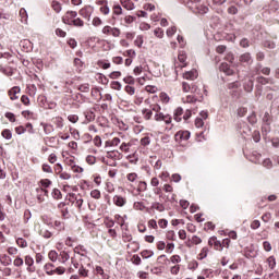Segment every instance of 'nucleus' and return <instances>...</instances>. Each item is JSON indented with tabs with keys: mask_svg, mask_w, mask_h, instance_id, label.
<instances>
[{
	"mask_svg": "<svg viewBox=\"0 0 279 279\" xmlns=\"http://www.w3.org/2000/svg\"><path fill=\"white\" fill-rule=\"evenodd\" d=\"M16 244L19 245V247H27V241L23 238H17Z\"/></svg>",
	"mask_w": 279,
	"mask_h": 279,
	"instance_id": "nucleus-43",
	"label": "nucleus"
},
{
	"mask_svg": "<svg viewBox=\"0 0 279 279\" xmlns=\"http://www.w3.org/2000/svg\"><path fill=\"white\" fill-rule=\"evenodd\" d=\"M178 60H179L180 64L175 65V69H178V68L184 69V66H186V52H184V51L179 52Z\"/></svg>",
	"mask_w": 279,
	"mask_h": 279,
	"instance_id": "nucleus-11",
	"label": "nucleus"
},
{
	"mask_svg": "<svg viewBox=\"0 0 279 279\" xmlns=\"http://www.w3.org/2000/svg\"><path fill=\"white\" fill-rule=\"evenodd\" d=\"M2 138H5V141H12V131L10 129H4L1 132Z\"/></svg>",
	"mask_w": 279,
	"mask_h": 279,
	"instance_id": "nucleus-24",
	"label": "nucleus"
},
{
	"mask_svg": "<svg viewBox=\"0 0 279 279\" xmlns=\"http://www.w3.org/2000/svg\"><path fill=\"white\" fill-rule=\"evenodd\" d=\"M138 178V174L131 172L126 175V180H129V182H136V179Z\"/></svg>",
	"mask_w": 279,
	"mask_h": 279,
	"instance_id": "nucleus-51",
	"label": "nucleus"
},
{
	"mask_svg": "<svg viewBox=\"0 0 279 279\" xmlns=\"http://www.w3.org/2000/svg\"><path fill=\"white\" fill-rule=\"evenodd\" d=\"M240 62H244L246 64H250V62H252V56L246 52V53H243L241 57H240Z\"/></svg>",
	"mask_w": 279,
	"mask_h": 279,
	"instance_id": "nucleus-27",
	"label": "nucleus"
},
{
	"mask_svg": "<svg viewBox=\"0 0 279 279\" xmlns=\"http://www.w3.org/2000/svg\"><path fill=\"white\" fill-rule=\"evenodd\" d=\"M54 226V230H58V232H62V230H64V222L57 220L53 223Z\"/></svg>",
	"mask_w": 279,
	"mask_h": 279,
	"instance_id": "nucleus-32",
	"label": "nucleus"
},
{
	"mask_svg": "<svg viewBox=\"0 0 279 279\" xmlns=\"http://www.w3.org/2000/svg\"><path fill=\"white\" fill-rule=\"evenodd\" d=\"M208 245H210V247H215V250H218L219 252H221L222 250V244L219 240H217V238L213 236L208 240Z\"/></svg>",
	"mask_w": 279,
	"mask_h": 279,
	"instance_id": "nucleus-10",
	"label": "nucleus"
},
{
	"mask_svg": "<svg viewBox=\"0 0 279 279\" xmlns=\"http://www.w3.org/2000/svg\"><path fill=\"white\" fill-rule=\"evenodd\" d=\"M158 226H159V228L165 229V228H167V226H169V221L167 219H159Z\"/></svg>",
	"mask_w": 279,
	"mask_h": 279,
	"instance_id": "nucleus-62",
	"label": "nucleus"
},
{
	"mask_svg": "<svg viewBox=\"0 0 279 279\" xmlns=\"http://www.w3.org/2000/svg\"><path fill=\"white\" fill-rule=\"evenodd\" d=\"M149 143H151V140L149 138V136H145L141 140V145H143V147H147Z\"/></svg>",
	"mask_w": 279,
	"mask_h": 279,
	"instance_id": "nucleus-63",
	"label": "nucleus"
},
{
	"mask_svg": "<svg viewBox=\"0 0 279 279\" xmlns=\"http://www.w3.org/2000/svg\"><path fill=\"white\" fill-rule=\"evenodd\" d=\"M52 197H53V199H61L62 198V192H60V190H58V189H54L52 191Z\"/></svg>",
	"mask_w": 279,
	"mask_h": 279,
	"instance_id": "nucleus-47",
	"label": "nucleus"
},
{
	"mask_svg": "<svg viewBox=\"0 0 279 279\" xmlns=\"http://www.w3.org/2000/svg\"><path fill=\"white\" fill-rule=\"evenodd\" d=\"M183 104H195L197 101V98L193 95H187L185 98L182 99Z\"/></svg>",
	"mask_w": 279,
	"mask_h": 279,
	"instance_id": "nucleus-30",
	"label": "nucleus"
},
{
	"mask_svg": "<svg viewBox=\"0 0 279 279\" xmlns=\"http://www.w3.org/2000/svg\"><path fill=\"white\" fill-rule=\"evenodd\" d=\"M64 274H66V268H64L63 266H54L53 276H64Z\"/></svg>",
	"mask_w": 279,
	"mask_h": 279,
	"instance_id": "nucleus-22",
	"label": "nucleus"
},
{
	"mask_svg": "<svg viewBox=\"0 0 279 279\" xmlns=\"http://www.w3.org/2000/svg\"><path fill=\"white\" fill-rule=\"evenodd\" d=\"M160 110H161L160 105H151L150 109H143L142 114L146 121H149L151 117H154V120L157 122L163 121L166 125H169L167 130H171V128H173V124H171V121H172L171 116L165 114L160 112Z\"/></svg>",
	"mask_w": 279,
	"mask_h": 279,
	"instance_id": "nucleus-1",
	"label": "nucleus"
},
{
	"mask_svg": "<svg viewBox=\"0 0 279 279\" xmlns=\"http://www.w3.org/2000/svg\"><path fill=\"white\" fill-rule=\"evenodd\" d=\"M143 43H144L143 35L137 36L136 39L134 40L135 47H138V48L143 47Z\"/></svg>",
	"mask_w": 279,
	"mask_h": 279,
	"instance_id": "nucleus-45",
	"label": "nucleus"
},
{
	"mask_svg": "<svg viewBox=\"0 0 279 279\" xmlns=\"http://www.w3.org/2000/svg\"><path fill=\"white\" fill-rule=\"evenodd\" d=\"M110 80H119L121 77L120 71H113L109 74Z\"/></svg>",
	"mask_w": 279,
	"mask_h": 279,
	"instance_id": "nucleus-49",
	"label": "nucleus"
},
{
	"mask_svg": "<svg viewBox=\"0 0 279 279\" xmlns=\"http://www.w3.org/2000/svg\"><path fill=\"white\" fill-rule=\"evenodd\" d=\"M141 256L142 258H151V256H154V251H142Z\"/></svg>",
	"mask_w": 279,
	"mask_h": 279,
	"instance_id": "nucleus-35",
	"label": "nucleus"
},
{
	"mask_svg": "<svg viewBox=\"0 0 279 279\" xmlns=\"http://www.w3.org/2000/svg\"><path fill=\"white\" fill-rule=\"evenodd\" d=\"M197 70H191V71H187L185 73H183V78L184 80H197Z\"/></svg>",
	"mask_w": 279,
	"mask_h": 279,
	"instance_id": "nucleus-12",
	"label": "nucleus"
},
{
	"mask_svg": "<svg viewBox=\"0 0 279 279\" xmlns=\"http://www.w3.org/2000/svg\"><path fill=\"white\" fill-rule=\"evenodd\" d=\"M92 24L94 25V27H99L104 25V21H101L98 16H96L93 19Z\"/></svg>",
	"mask_w": 279,
	"mask_h": 279,
	"instance_id": "nucleus-44",
	"label": "nucleus"
},
{
	"mask_svg": "<svg viewBox=\"0 0 279 279\" xmlns=\"http://www.w3.org/2000/svg\"><path fill=\"white\" fill-rule=\"evenodd\" d=\"M78 259L81 260L78 276L81 278H88V276L90 275V270H88L85 265H87V267H90V257L86 256V254L84 253H78Z\"/></svg>",
	"mask_w": 279,
	"mask_h": 279,
	"instance_id": "nucleus-2",
	"label": "nucleus"
},
{
	"mask_svg": "<svg viewBox=\"0 0 279 279\" xmlns=\"http://www.w3.org/2000/svg\"><path fill=\"white\" fill-rule=\"evenodd\" d=\"M244 90H246V93H252V90H254V81L250 80V81L244 85Z\"/></svg>",
	"mask_w": 279,
	"mask_h": 279,
	"instance_id": "nucleus-33",
	"label": "nucleus"
},
{
	"mask_svg": "<svg viewBox=\"0 0 279 279\" xmlns=\"http://www.w3.org/2000/svg\"><path fill=\"white\" fill-rule=\"evenodd\" d=\"M75 19H77V13L75 11H68L63 17H62V22L65 25H73V21H75Z\"/></svg>",
	"mask_w": 279,
	"mask_h": 279,
	"instance_id": "nucleus-5",
	"label": "nucleus"
},
{
	"mask_svg": "<svg viewBox=\"0 0 279 279\" xmlns=\"http://www.w3.org/2000/svg\"><path fill=\"white\" fill-rule=\"evenodd\" d=\"M113 204L116 206H119L120 208H123V206H125V204H128V199L123 196L114 195L113 196Z\"/></svg>",
	"mask_w": 279,
	"mask_h": 279,
	"instance_id": "nucleus-9",
	"label": "nucleus"
},
{
	"mask_svg": "<svg viewBox=\"0 0 279 279\" xmlns=\"http://www.w3.org/2000/svg\"><path fill=\"white\" fill-rule=\"evenodd\" d=\"M39 234L44 236V239H51L53 236V233H51L49 230L46 228H41L39 231Z\"/></svg>",
	"mask_w": 279,
	"mask_h": 279,
	"instance_id": "nucleus-25",
	"label": "nucleus"
},
{
	"mask_svg": "<svg viewBox=\"0 0 279 279\" xmlns=\"http://www.w3.org/2000/svg\"><path fill=\"white\" fill-rule=\"evenodd\" d=\"M113 14L116 16L123 14V9L121 8V5H119V4L113 5Z\"/></svg>",
	"mask_w": 279,
	"mask_h": 279,
	"instance_id": "nucleus-34",
	"label": "nucleus"
},
{
	"mask_svg": "<svg viewBox=\"0 0 279 279\" xmlns=\"http://www.w3.org/2000/svg\"><path fill=\"white\" fill-rule=\"evenodd\" d=\"M68 121L71 123H77V121H80V117H77V114H70L68 116Z\"/></svg>",
	"mask_w": 279,
	"mask_h": 279,
	"instance_id": "nucleus-58",
	"label": "nucleus"
},
{
	"mask_svg": "<svg viewBox=\"0 0 279 279\" xmlns=\"http://www.w3.org/2000/svg\"><path fill=\"white\" fill-rule=\"evenodd\" d=\"M182 114H184V110L182 109V107H179L175 109L174 111V121H177L178 123H180V121H182Z\"/></svg>",
	"mask_w": 279,
	"mask_h": 279,
	"instance_id": "nucleus-20",
	"label": "nucleus"
},
{
	"mask_svg": "<svg viewBox=\"0 0 279 279\" xmlns=\"http://www.w3.org/2000/svg\"><path fill=\"white\" fill-rule=\"evenodd\" d=\"M182 90L183 93H197L198 89H197V85L183 82Z\"/></svg>",
	"mask_w": 279,
	"mask_h": 279,
	"instance_id": "nucleus-7",
	"label": "nucleus"
},
{
	"mask_svg": "<svg viewBox=\"0 0 279 279\" xmlns=\"http://www.w3.org/2000/svg\"><path fill=\"white\" fill-rule=\"evenodd\" d=\"M154 34L157 38H162V36H165V31H162V28H156Z\"/></svg>",
	"mask_w": 279,
	"mask_h": 279,
	"instance_id": "nucleus-59",
	"label": "nucleus"
},
{
	"mask_svg": "<svg viewBox=\"0 0 279 279\" xmlns=\"http://www.w3.org/2000/svg\"><path fill=\"white\" fill-rule=\"evenodd\" d=\"M71 258V255H69L68 252L62 251L59 253V263H61V265H64L69 259Z\"/></svg>",
	"mask_w": 279,
	"mask_h": 279,
	"instance_id": "nucleus-15",
	"label": "nucleus"
},
{
	"mask_svg": "<svg viewBox=\"0 0 279 279\" xmlns=\"http://www.w3.org/2000/svg\"><path fill=\"white\" fill-rule=\"evenodd\" d=\"M24 263H25V265H27V267H32V265H34V258H32V256H29V255H26Z\"/></svg>",
	"mask_w": 279,
	"mask_h": 279,
	"instance_id": "nucleus-53",
	"label": "nucleus"
},
{
	"mask_svg": "<svg viewBox=\"0 0 279 279\" xmlns=\"http://www.w3.org/2000/svg\"><path fill=\"white\" fill-rule=\"evenodd\" d=\"M8 95L11 99V101H16L19 99V95H21V87L14 86L11 89H9Z\"/></svg>",
	"mask_w": 279,
	"mask_h": 279,
	"instance_id": "nucleus-6",
	"label": "nucleus"
},
{
	"mask_svg": "<svg viewBox=\"0 0 279 279\" xmlns=\"http://www.w3.org/2000/svg\"><path fill=\"white\" fill-rule=\"evenodd\" d=\"M20 16L22 19V23H27V11L25 9L20 10Z\"/></svg>",
	"mask_w": 279,
	"mask_h": 279,
	"instance_id": "nucleus-41",
	"label": "nucleus"
},
{
	"mask_svg": "<svg viewBox=\"0 0 279 279\" xmlns=\"http://www.w3.org/2000/svg\"><path fill=\"white\" fill-rule=\"evenodd\" d=\"M108 143H109L110 147H118L121 144V140L119 137H113Z\"/></svg>",
	"mask_w": 279,
	"mask_h": 279,
	"instance_id": "nucleus-39",
	"label": "nucleus"
},
{
	"mask_svg": "<svg viewBox=\"0 0 279 279\" xmlns=\"http://www.w3.org/2000/svg\"><path fill=\"white\" fill-rule=\"evenodd\" d=\"M121 3H122V7L125 9V10H134V2H132V0H120Z\"/></svg>",
	"mask_w": 279,
	"mask_h": 279,
	"instance_id": "nucleus-21",
	"label": "nucleus"
},
{
	"mask_svg": "<svg viewBox=\"0 0 279 279\" xmlns=\"http://www.w3.org/2000/svg\"><path fill=\"white\" fill-rule=\"evenodd\" d=\"M51 8L57 14L62 12V3H60L58 0H52Z\"/></svg>",
	"mask_w": 279,
	"mask_h": 279,
	"instance_id": "nucleus-16",
	"label": "nucleus"
},
{
	"mask_svg": "<svg viewBox=\"0 0 279 279\" xmlns=\"http://www.w3.org/2000/svg\"><path fill=\"white\" fill-rule=\"evenodd\" d=\"M263 167H265L266 169H271V167H274V163L271 162V159H269V158L264 159Z\"/></svg>",
	"mask_w": 279,
	"mask_h": 279,
	"instance_id": "nucleus-54",
	"label": "nucleus"
},
{
	"mask_svg": "<svg viewBox=\"0 0 279 279\" xmlns=\"http://www.w3.org/2000/svg\"><path fill=\"white\" fill-rule=\"evenodd\" d=\"M54 268H56V265H53L51 263H47L44 266V271L46 272L47 276H53Z\"/></svg>",
	"mask_w": 279,
	"mask_h": 279,
	"instance_id": "nucleus-17",
	"label": "nucleus"
},
{
	"mask_svg": "<svg viewBox=\"0 0 279 279\" xmlns=\"http://www.w3.org/2000/svg\"><path fill=\"white\" fill-rule=\"evenodd\" d=\"M101 32L105 36H113V38H119V36H121V29L108 25L104 26Z\"/></svg>",
	"mask_w": 279,
	"mask_h": 279,
	"instance_id": "nucleus-3",
	"label": "nucleus"
},
{
	"mask_svg": "<svg viewBox=\"0 0 279 279\" xmlns=\"http://www.w3.org/2000/svg\"><path fill=\"white\" fill-rule=\"evenodd\" d=\"M133 208L135 210H143L145 208V204H143V202H135Z\"/></svg>",
	"mask_w": 279,
	"mask_h": 279,
	"instance_id": "nucleus-52",
	"label": "nucleus"
},
{
	"mask_svg": "<svg viewBox=\"0 0 279 279\" xmlns=\"http://www.w3.org/2000/svg\"><path fill=\"white\" fill-rule=\"evenodd\" d=\"M78 90L81 93H88L90 90V85L88 83H85L83 85L78 86Z\"/></svg>",
	"mask_w": 279,
	"mask_h": 279,
	"instance_id": "nucleus-36",
	"label": "nucleus"
},
{
	"mask_svg": "<svg viewBox=\"0 0 279 279\" xmlns=\"http://www.w3.org/2000/svg\"><path fill=\"white\" fill-rule=\"evenodd\" d=\"M208 256V247H203L201 253L198 254L199 260H204Z\"/></svg>",
	"mask_w": 279,
	"mask_h": 279,
	"instance_id": "nucleus-37",
	"label": "nucleus"
},
{
	"mask_svg": "<svg viewBox=\"0 0 279 279\" xmlns=\"http://www.w3.org/2000/svg\"><path fill=\"white\" fill-rule=\"evenodd\" d=\"M25 132H27V129H25V126L20 125L15 128V134H19L21 136V134H25Z\"/></svg>",
	"mask_w": 279,
	"mask_h": 279,
	"instance_id": "nucleus-56",
	"label": "nucleus"
},
{
	"mask_svg": "<svg viewBox=\"0 0 279 279\" xmlns=\"http://www.w3.org/2000/svg\"><path fill=\"white\" fill-rule=\"evenodd\" d=\"M24 263L25 262L21 258V256L15 257V259L13 260L14 267H23Z\"/></svg>",
	"mask_w": 279,
	"mask_h": 279,
	"instance_id": "nucleus-40",
	"label": "nucleus"
},
{
	"mask_svg": "<svg viewBox=\"0 0 279 279\" xmlns=\"http://www.w3.org/2000/svg\"><path fill=\"white\" fill-rule=\"evenodd\" d=\"M135 21H136V17L132 15H126L123 19V22H121V25H124V27H128L129 25H132V23Z\"/></svg>",
	"mask_w": 279,
	"mask_h": 279,
	"instance_id": "nucleus-19",
	"label": "nucleus"
},
{
	"mask_svg": "<svg viewBox=\"0 0 279 279\" xmlns=\"http://www.w3.org/2000/svg\"><path fill=\"white\" fill-rule=\"evenodd\" d=\"M40 125L44 129L45 134H51L53 132V125L47 124L45 122H41Z\"/></svg>",
	"mask_w": 279,
	"mask_h": 279,
	"instance_id": "nucleus-23",
	"label": "nucleus"
},
{
	"mask_svg": "<svg viewBox=\"0 0 279 279\" xmlns=\"http://www.w3.org/2000/svg\"><path fill=\"white\" fill-rule=\"evenodd\" d=\"M94 12H95V8L93 5H85L78 11V14L83 19H87V21H90V16H93Z\"/></svg>",
	"mask_w": 279,
	"mask_h": 279,
	"instance_id": "nucleus-4",
	"label": "nucleus"
},
{
	"mask_svg": "<svg viewBox=\"0 0 279 279\" xmlns=\"http://www.w3.org/2000/svg\"><path fill=\"white\" fill-rule=\"evenodd\" d=\"M95 271L97 276H101V279H110V275L106 274L101 266H96Z\"/></svg>",
	"mask_w": 279,
	"mask_h": 279,
	"instance_id": "nucleus-18",
	"label": "nucleus"
},
{
	"mask_svg": "<svg viewBox=\"0 0 279 279\" xmlns=\"http://www.w3.org/2000/svg\"><path fill=\"white\" fill-rule=\"evenodd\" d=\"M190 241H191L192 245H199L202 243V239L197 235H193Z\"/></svg>",
	"mask_w": 279,
	"mask_h": 279,
	"instance_id": "nucleus-50",
	"label": "nucleus"
},
{
	"mask_svg": "<svg viewBox=\"0 0 279 279\" xmlns=\"http://www.w3.org/2000/svg\"><path fill=\"white\" fill-rule=\"evenodd\" d=\"M86 162L87 165H95V162H97V158H95L93 155H89L86 157Z\"/></svg>",
	"mask_w": 279,
	"mask_h": 279,
	"instance_id": "nucleus-60",
	"label": "nucleus"
},
{
	"mask_svg": "<svg viewBox=\"0 0 279 279\" xmlns=\"http://www.w3.org/2000/svg\"><path fill=\"white\" fill-rule=\"evenodd\" d=\"M219 69L225 75H232L234 73V70L230 69L228 63H221Z\"/></svg>",
	"mask_w": 279,
	"mask_h": 279,
	"instance_id": "nucleus-14",
	"label": "nucleus"
},
{
	"mask_svg": "<svg viewBox=\"0 0 279 279\" xmlns=\"http://www.w3.org/2000/svg\"><path fill=\"white\" fill-rule=\"evenodd\" d=\"M262 221H264V223H269V221H271V214L270 213H266L262 216Z\"/></svg>",
	"mask_w": 279,
	"mask_h": 279,
	"instance_id": "nucleus-57",
	"label": "nucleus"
},
{
	"mask_svg": "<svg viewBox=\"0 0 279 279\" xmlns=\"http://www.w3.org/2000/svg\"><path fill=\"white\" fill-rule=\"evenodd\" d=\"M196 12H197V14H208L209 9L207 5L201 4V5L196 7Z\"/></svg>",
	"mask_w": 279,
	"mask_h": 279,
	"instance_id": "nucleus-26",
	"label": "nucleus"
},
{
	"mask_svg": "<svg viewBox=\"0 0 279 279\" xmlns=\"http://www.w3.org/2000/svg\"><path fill=\"white\" fill-rule=\"evenodd\" d=\"M170 272L172 274V276H178V274H180V265H174L170 268Z\"/></svg>",
	"mask_w": 279,
	"mask_h": 279,
	"instance_id": "nucleus-55",
	"label": "nucleus"
},
{
	"mask_svg": "<svg viewBox=\"0 0 279 279\" xmlns=\"http://www.w3.org/2000/svg\"><path fill=\"white\" fill-rule=\"evenodd\" d=\"M90 197L94 199H99L101 197V192L99 190H93L90 192Z\"/></svg>",
	"mask_w": 279,
	"mask_h": 279,
	"instance_id": "nucleus-46",
	"label": "nucleus"
},
{
	"mask_svg": "<svg viewBox=\"0 0 279 279\" xmlns=\"http://www.w3.org/2000/svg\"><path fill=\"white\" fill-rule=\"evenodd\" d=\"M72 25H74V27H84V20H82L80 17H75L72 21Z\"/></svg>",
	"mask_w": 279,
	"mask_h": 279,
	"instance_id": "nucleus-31",
	"label": "nucleus"
},
{
	"mask_svg": "<svg viewBox=\"0 0 279 279\" xmlns=\"http://www.w3.org/2000/svg\"><path fill=\"white\" fill-rule=\"evenodd\" d=\"M99 11L100 14H104L105 16H108V14H110V8L107 4L100 7Z\"/></svg>",
	"mask_w": 279,
	"mask_h": 279,
	"instance_id": "nucleus-42",
	"label": "nucleus"
},
{
	"mask_svg": "<svg viewBox=\"0 0 279 279\" xmlns=\"http://www.w3.org/2000/svg\"><path fill=\"white\" fill-rule=\"evenodd\" d=\"M140 29L142 32H148V29H151V25H149L148 23L142 22L140 24Z\"/></svg>",
	"mask_w": 279,
	"mask_h": 279,
	"instance_id": "nucleus-48",
	"label": "nucleus"
},
{
	"mask_svg": "<svg viewBox=\"0 0 279 279\" xmlns=\"http://www.w3.org/2000/svg\"><path fill=\"white\" fill-rule=\"evenodd\" d=\"M175 32H178V28H175V26H171L167 29L166 34L167 36L171 37L175 34Z\"/></svg>",
	"mask_w": 279,
	"mask_h": 279,
	"instance_id": "nucleus-61",
	"label": "nucleus"
},
{
	"mask_svg": "<svg viewBox=\"0 0 279 279\" xmlns=\"http://www.w3.org/2000/svg\"><path fill=\"white\" fill-rule=\"evenodd\" d=\"M74 257L71 258V264L73 265L74 269H80V267H82V262H77L80 260V252L77 251V247L74 248Z\"/></svg>",
	"mask_w": 279,
	"mask_h": 279,
	"instance_id": "nucleus-8",
	"label": "nucleus"
},
{
	"mask_svg": "<svg viewBox=\"0 0 279 279\" xmlns=\"http://www.w3.org/2000/svg\"><path fill=\"white\" fill-rule=\"evenodd\" d=\"M170 262L172 265H178V263H182V257H180V255H172Z\"/></svg>",
	"mask_w": 279,
	"mask_h": 279,
	"instance_id": "nucleus-38",
	"label": "nucleus"
},
{
	"mask_svg": "<svg viewBox=\"0 0 279 279\" xmlns=\"http://www.w3.org/2000/svg\"><path fill=\"white\" fill-rule=\"evenodd\" d=\"M267 263L270 269H274V267H276V258H274V256L268 257Z\"/></svg>",
	"mask_w": 279,
	"mask_h": 279,
	"instance_id": "nucleus-64",
	"label": "nucleus"
},
{
	"mask_svg": "<svg viewBox=\"0 0 279 279\" xmlns=\"http://www.w3.org/2000/svg\"><path fill=\"white\" fill-rule=\"evenodd\" d=\"M175 138H180L181 141H189L191 138V132H189V131H179L175 134Z\"/></svg>",
	"mask_w": 279,
	"mask_h": 279,
	"instance_id": "nucleus-13",
	"label": "nucleus"
},
{
	"mask_svg": "<svg viewBox=\"0 0 279 279\" xmlns=\"http://www.w3.org/2000/svg\"><path fill=\"white\" fill-rule=\"evenodd\" d=\"M48 258H49V260H51V263H56V262L59 259L58 252H56V251H50V252L48 253Z\"/></svg>",
	"mask_w": 279,
	"mask_h": 279,
	"instance_id": "nucleus-28",
	"label": "nucleus"
},
{
	"mask_svg": "<svg viewBox=\"0 0 279 279\" xmlns=\"http://www.w3.org/2000/svg\"><path fill=\"white\" fill-rule=\"evenodd\" d=\"M151 208L158 210V213H165V205L160 203H153Z\"/></svg>",
	"mask_w": 279,
	"mask_h": 279,
	"instance_id": "nucleus-29",
	"label": "nucleus"
}]
</instances>
